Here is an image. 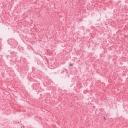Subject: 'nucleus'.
<instances>
[{
	"instance_id": "1",
	"label": "nucleus",
	"mask_w": 128,
	"mask_h": 128,
	"mask_svg": "<svg viewBox=\"0 0 128 128\" xmlns=\"http://www.w3.org/2000/svg\"><path fill=\"white\" fill-rule=\"evenodd\" d=\"M70 66H72V64H70Z\"/></svg>"
}]
</instances>
